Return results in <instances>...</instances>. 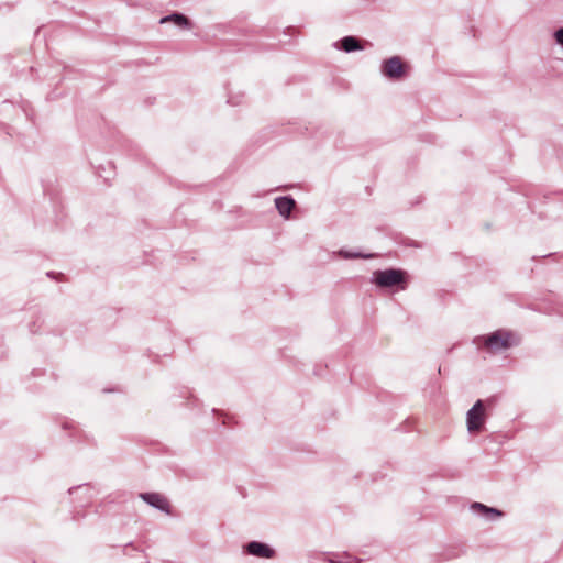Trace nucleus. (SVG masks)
<instances>
[{"instance_id": "obj_4", "label": "nucleus", "mask_w": 563, "mask_h": 563, "mask_svg": "<svg viewBox=\"0 0 563 563\" xmlns=\"http://www.w3.org/2000/svg\"><path fill=\"white\" fill-rule=\"evenodd\" d=\"M382 73L390 79H400L405 76V65L400 57L394 56L386 59L382 65Z\"/></svg>"}, {"instance_id": "obj_10", "label": "nucleus", "mask_w": 563, "mask_h": 563, "mask_svg": "<svg viewBox=\"0 0 563 563\" xmlns=\"http://www.w3.org/2000/svg\"><path fill=\"white\" fill-rule=\"evenodd\" d=\"M473 509H479L481 511L485 512V514H490V515H494L496 517H499L501 516V511H499L498 509H495V508H489L483 504H479V503H475L473 504L472 506Z\"/></svg>"}, {"instance_id": "obj_2", "label": "nucleus", "mask_w": 563, "mask_h": 563, "mask_svg": "<svg viewBox=\"0 0 563 563\" xmlns=\"http://www.w3.org/2000/svg\"><path fill=\"white\" fill-rule=\"evenodd\" d=\"M512 344L514 334L505 330H497L484 338L485 347L493 353L509 349Z\"/></svg>"}, {"instance_id": "obj_11", "label": "nucleus", "mask_w": 563, "mask_h": 563, "mask_svg": "<svg viewBox=\"0 0 563 563\" xmlns=\"http://www.w3.org/2000/svg\"><path fill=\"white\" fill-rule=\"evenodd\" d=\"M555 37L558 43L563 45V27L555 33Z\"/></svg>"}, {"instance_id": "obj_3", "label": "nucleus", "mask_w": 563, "mask_h": 563, "mask_svg": "<svg viewBox=\"0 0 563 563\" xmlns=\"http://www.w3.org/2000/svg\"><path fill=\"white\" fill-rule=\"evenodd\" d=\"M485 419L484 402L483 400H477L467 411L466 422L468 431L472 433L482 431Z\"/></svg>"}, {"instance_id": "obj_6", "label": "nucleus", "mask_w": 563, "mask_h": 563, "mask_svg": "<svg viewBox=\"0 0 563 563\" xmlns=\"http://www.w3.org/2000/svg\"><path fill=\"white\" fill-rule=\"evenodd\" d=\"M246 551L249 554L257 556V558H265L271 559L274 556L275 551L269 548L267 544L252 541L246 545Z\"/></svg>"}, {"instance_id": "obj_8", "label": "nucleus", "mask_w": 563, "mask_h": 563, "mask_svg": "<svg viewBox=\"0 0 563 563\" xmlns=\"http://www.w3.org/2000/svg\"><path fill=\"white\" fill-rule=\"evenodd\" d=\"M169 21L174 22L175 24H177L180 27H187L189 25L188 19L185 15L179 14V13H174L172 15L163 18L161 20V23H165V22H169Z\"/></svg>"}, {"instance_id": "obj_5", "label": "nucleus", "mask_w": 563, "mask_h": 563, "mask_svg": "<svg viewBox=\"0 0 563 563\" xmlns=\"http://www.w3.org/2000/svg\"><path fill=\"white\" fill-rule=\"evenodd\" d=\"M140 497L150 506L162 510L166 514L170 512V506L167 498L159 493H142Z\"/></svg>"}, {"instance_id": "obj_7", "label": "nucleus", "mask_w": 563, "mask_h": 563, "mask_svg": "<svg viewBox=\"0 0 563 563\" xmlns=\"http://www.w3.org/2000/svg\"><path fill=\"white\" fill-rule=\"evenodd\" d=\"M275 206L278 212L283 217L287 218L290 214L292 208L295 207V201L290 197H278L275 199Z\"/></svg>"}, {"instance_id": "obj_1", "label": "nucleus", "mask_w": 563, "mask_h": 563, "mask_svg": "<svg viewBox=\"0 0 563 563\" xmlns=\"http://www.w3.org/2000/svg\"><path fill=\"white\" fill-rule=\"evenodd\" d=\"M407 275L401 269L389 268L385 271H376L374 273V282L377 286L390 288L399 286V289L405 290L407 287Z\"/></svg>"}, {"instance_id": "obj_9", "label": "nucleus", "mask_w": 563, "mask_h": 563, "mask_svg": "<svg viewBox=\"0 0 563 563\" xmlns=\"http://www.w3.org/2000/svg\"><path fill=\"white\" fill-rule=\"evenodd\" d=\"M341 44H342V48L347 53L362 48V46L360 45V42L353 36L343 37L341 41Z\"/></svg>"}]
</instances>
